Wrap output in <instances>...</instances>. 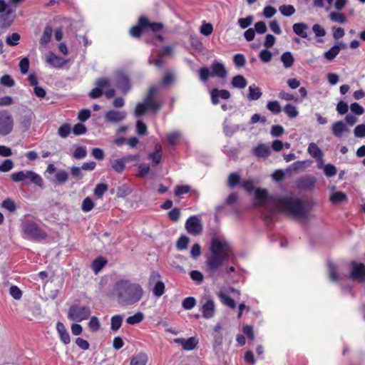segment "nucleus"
Returning a JSON list of instances; mask_svg holds the SVG:
<instances>
[{"mask_svg":"<svg viewBox=\"0 0 365 365\" xmlns=\"http://www.w3.org/2000/svg\"><path fill=\"white\" fill-rule=\"evenodd\" d=\"M255 207H264L271 212H282L297 219L306 217L309 213L303 200L298 197L269 196L266 190L257 188L255 190Z\"/></svg>","mask_w":365,"mask_h":365,"instance_id":"nucleus-1","label":"nucleus"},{"mask_svg":"<svg viewBox=\"0 0 365 365\" xmlns=\"http://www.w3.org/2000/svg\"><path fill=\"white\" fill-rule=\"evenodd\" d=\"M143 287L129 279H120L113 287V294L118 302L123 306H131L139 302L143 295Z\"/></svg>","mask_w":365,"mask_h":365,"instance_id":"nucleus-2","label":"nucleus"},{"mask_svg":"<svg viewBox=\"0 0 365 365\" xmlns=\"http://www.w3.org/2000/svg\"><path fill=\"white\" fill-rule=\"evenodd\" d=\"M231 256L232 248L230 243L224 238H213L210 245V255L206 262L208 270L215 272Z\"/></svg>","mask_w":365,"mask_h":365,"instance_id":"nucleus-3","label":"nucleus"},{"mask_svg":"<svg viewBox=\"0 0 365 365\" xmlns=\"http://www.w3.org/2000/svg\"><path fill=\"white\" fill-rule=\"evenodd\" d=\"M23 0H0V27L10 26L14 20L17 4Z\"/></svg>","mask_w":365,"mask_h":365,"instance_id":"nucleus-4","label":"nucleus"},{"mask_svg":"<svg viewBox=\"0 0 365 365\" xmlns=\"http://www.w3.org/2000/svg\"><path fill=\"white\" fill-rule=\"evenodd\" d=\"M156 91L157 89L155 87H152L149 89L144 101L138 103L135 108V115L136 116L143 115L148 109H151L155 112L160 110L162 103L154 98Z\"/></svg>","mask_w":365,"mask_h":365,"instance_id":"nucleus-5","label":"nucleus"},{"mask_svg":"<svg viewBox=\"0 0 365 365\" xmlns=\"http://www.w3.org/2000/svg\"><path fill=\"white\" fill-rule=\"evenodd\" d=\"M11 179L16 182L28 181L39 187L43 186V180L41 177L31 170H22L13 173L11 175Z\"/></svg>","mask_w":365,"mask_h":365,"instance_id":"nucleus-6","label":"nucleus"},{"mask_svg":"<svg viewBox=\"0 0 365 365\" xmlns=\"http://www.w3.org/2000/svg\"><path fill=\"white\" fill-rule=\"evenodd\" d=\"M91 313V312L88 307L76 304L69 308L68 318L72 321L79 322L87 319Z\"/></svg>","mask_w":365,"mask_h":365,"instance_id":"nucleus-7","label":"nucleus"},{"mask_svg":"<svg viewBox=\"0 0 365 365\" xmlns=\"http://www.w3.org/2000/svg\"><path fill=\"white\" fill-rule=\"evenodd\" d=\"M22 229L27 237L34 240H40L46 237V234L32 221H26L22 225Z\"/></svg>","mask_w":365,"mask_h":365,"instance_id":"nucleus-8","label":"nucleus"},{"mask_svg":"<svg viewBox=\"0 0 365 365\" xmlns=\"http://www.w3.org/2000/svg\"><path fill=\"white\" fill-rule=\"evenodd\" d=\"M14 127L12 116L6 110L0 111V135H6L9 134Z\"/></svg>","mask_w":365,"mask_h":365,"instance_id":"nucleus-9","label":"nucleus"},{"mask_svg":"<svg viewBox=\"0 0 365 365\" xmlns=\"http://www.w3.org/2000/svg\"><path fill=\"white\" fill-rule=\"evenodd\" d=\"M351 266V269L349 273V278L359 283H365V265L363 263L352 261Z\"/></svg>","mask_w":365,"mask_h":365,"instance_id":"nucleus-10","label":"nucleus"},{"mask_svg":"<svg viewBox=\"0 0 365 365\" xmlns=\"http://www.w3.org/2000/svg\"><path fill=\"white\" fill-rule=\"evenodd\" d=\"M185 228L187 232L192 235H198L202 231L201 220L197 216H191L185 222Z\"/></svg>","mask_w":365,"mask_h":365,"instance_id":"nucleus-11","label":"nucleus"},{"mask_svg":"<svg viewBox=\"0 0 365 365\" xmlns=\"http://www.w3.org/2000/svg\"><path fill=\"white\" fill-rule=\"evenodd\" d=\"M201 312L202 314V317L205 319H209L214 317L215 314V302L211 299H207L203 302L201 301Z\"/></svg>","mask_w":365,"mask_h":365,"instance_id":"nucleus-12","label":"nucleus"},{"mask_svg":"<svg viewBox=\"0 0 365 365\" xmlns=\"http://www.w3.org/2000/svg\"><path fill=\"white\" fill-rule=\"evenodd\" d=\"M316 179L311 175L301 177L296 181L297 187L303 190H309L314 187Z\"/></svg>","mask_w":365,"mask_h":365,"instance_id":"nucleus-13","label":"nucleus"},{"mask_svg":"<svg viewBox=\"0 0 365 365\" xmlns=\"http://www.w3.org/2000/svg\"><path fill=\"white\" fill-rule=\"evenodd\" d=\"M211 69L213 76H217L220 78H225L227 76V71L225 65L219 61L215 60L212 63Z\"/></svg>","mask_w":365,"mask_h":365,"instance_id":"nucleus-14","label":"nucleus"},{"mask_svg":"<svg viewBox=\"0 0 365 365\" xmlns=\"http://www.w3.org/2000/svg\"><path fill=\"white\" fill-rule=\"evenodd\" d=\"M175 344H180L185 351L194 350L198 344V339L196 337H190L187 339L177 338L173 340Z\"/></svg>","mask_w":365,"mask_h":365,"instance_id":"nucleus-15","label":"nucleus"},{"mask_svg":"<svg viewBox=\"0 0 365 365\" xmlns=\"http://www.w3.org/2000/svg\"><path fill=\"white\" fill-rule=\"evenodd\" d=\"M211 101L212 104L217 105L219 103V98L227 100L230 97V93L229 91L222 89L219 90L217 88H213L210 91Z\"/></svg>","mask_w":365,"mask_h":365,"instance_id":"nucleus-16","label":"nucleus"},{"mask_svg":"<svg viewBox=\"0 0 365 365\" xmlns=\"http://www.w3.org/2000/svg\"><path fill=\"white\" fill-rule=\"evenodd\" d=\"M331 131L336 138H341L344 134L349 132V129L343 121L338 120L332 124Z\"/></svg>","mask_w":365,"mask_h":365,"instance_id":"nucleus-17","label":"nucleus"},{"mask_svg":"<svg viewBox=\"0 0 365 365\" xmlns=\"http://www.w3.org/2000/svg\"><path fill=\"white\" fill-rule=\"evenodd\" d=\"M46 61L55 68H62L67 63L66 60L55 55L53 52H49L46 55Z\"/></svg>","mask_w":365,"mask_h":365,"instance_id":"nucleus-18","label":"nucleus"},{"mask_svg":"<svg viewBox=\"0 0 365 365\" xmlns=\"http://www.w3.org/2000/svg\"><path fill=\"white\" fill-rule=\"evenodd\" d=\"M125 115L126 114L124 111L111 110L106 113L105 118L108 122L116 123L123 120Z\"/></svg>","mask_w":365,"mask_h":365,"instance_id":"nucleus-19","label":"nucleus"},{"mask_svg":"<svg viewBox=\"0 0 365 365\" xmlns=\"http://www.w3.org/2000/svg\"><path fill=\"white\" fill-rule=\"evenodd\" d=\"M139 25L145 29H150L152 31H160L163 28L162 23L150 22L148 19L145 16H140L139 18Z\"/></svg>","mask_w":365,"mask_h":365,"instance_id":"nucleus-20","label":"nucleus"},{"mask_svg":"<svg viewBox=\"0 0 365 365\" xmlns=\"http://www.w3.org/2000/svg\"><path fill=\"white\" fill-rule=\"evenodd\" d=\"M253 154L257 158H267L271 154V149L269 145L261 143L253 148Z\"/></svg>","mask_w":365,"mask_h":365,"instance_id":"nucleus-21","label":"nucleus"},{"mask_svg":"<svg viewBox=\"0 0 365 365\" xmlns=\"http://www.w3.org/2000/svg\"><path fill=\"white\" fill-rule=\"evenodd\" d=\"M344 48H345V44L344 43L341 42L337 45L333 46L330 49H329L327 51H326L324 53V56L328 61H331L339 53L341 49Z\"/></svg>","mask_w":365,"mask_h":365,"instance_id":"nucleus-22","label":"nucleus"},{"mask_svg":"<svg viewBox=\"0 0 365 365\" xmlns=\"http://www.w3.org/2000/svg\"><path fill=\"white\" fill-rule=\"evenodd\" d=\"M56 329L59 334L61 341L65 344H69L70 341H71L70 335H69L68 332L67 331L63 324L60 322H57Z\"/></svg>","mask_w":365,"mask_h":365,"instance_id":"nucleus-23","label":"nucleus"},{"mask_svg":"<svg viewBox=\"0 0 365 365\" xmlns=\"http://www.w3.org/2000/svg\"><path fill=\"white\" fill-rule=\"evenodd\" d=\"M116 83L117 85L125 92L128 91L129 88V81L128 78L125 74L122 72H119L116 74Z\"/></svg>","mask_w":365,"mask_h":365,"instance_id":"nucleus-24","label":"nucleus"},{"mask_svg":"<svg viewBox=\"0 0 365 365\" xmlns=\"http://www.w3.org/2000/svg\"><path fill=\"white\" fill-rule=\"evenodd\" d=\"M293 31L298 36L302 38H307L308 37V34L307 33V30L308 29V26L304 23H296L292 26Z\"/></svg>","mask_w":365,"mask_h":365,"instance_id":"nucleus-25","label":"nucleus"},{"mask_svg":"<svg viewBox=\"0 0 365 365\" xmlns=\"http://www.w3.org/2000/svg\"><path fill=\"white\" fill-rule=\"evenodd\" d=\"M161 152H162V146L157 143L155 145V150L153 153L149 154V158L152 160L153 165H158L161 160Z\"/></svg>","mask_w":365,"mask_h":365,"instance_id":"nucleus-26","label":"nucleus"},{"mask_svg":"<svg viewBox=\"0 0 365 365\" xmlns=\"http://www.w3.org/2000/svg\"><path fill=\"white\" fill-rule=\"evenodd\" d=\"M339 266L334 263L330 262L328 264V272L329 279L333 282H337L339 280L338 275Z\"/></svg>","mask_w":365,"mask_h":365,"instance_id":"nucleus-27","label":"nucleus"},{"mask_svg":"<svg viewBox=\"0 0 365 365\" xmlns=\"http://www.w3.org/2000/svg\"><path fill=\"white\" fill-rule=\"evenodd\" d=\"M311 164L312 161L308 160L296 161L289 166V168L295 172H300L306 170L311 165Z\"/></svg>","mask_w":365,"mask_h":365,"instance_id":"nucleus-28","label":"nucleus"},{"mask_svg":"<svg viewBox=\"0 0 365 365\" xmlns=\"http://www.w3.org/2000/svg\"><path fill=\"white\" fill-rule=\"evenodd\" d=\"M260 88L255 84H252L249 86V93L247 98L252 101L258 100L262 96Z\"/></svg>","mask_w":365,"mask_h":365,"instance_id":"nucleus-29","label":"nucleus"},{"mask_svg":"<svg viewBox=\"0 0 365 365\" xmlns=\"http://www.w3.org/2000/svg\"><path fill=\"white\" fill-rule=\"evenodd\" d=\"M232 86L234 88L242 89L247 86V80L242 75L235 76L231 81Z\"/></svg>","mask_w":365,"mask_h":365,"instance_id":"nucleus-30","label":"nucleus"},{"mask_svg":"<svg viewBox=\"0 0 365 365\" xmlns=\"http://www.w3.org/2000/svg\"><path fill=\"white\" fill-rule=\"evenodd\" d=\"M308 153L314 159L318 157H323L324 154L322 150L314 143H311L308 145L307 148Z\"/></svg>","mask_w":365,"mask_h":365,"instance_id":"nucleus-31","label":"nucleus"},{"mask_svg":"<svg viewBox=\"0 0 365 365\" xmlns=\"http://www.w3.org/2000/svg\"><path fill=\"white\" fill-rule=\"evenodd\" d=\"M330 201L333 204H336L342 202H347L348 198L346 195L341 191L334 192L330 196Z\"/></svg>","mask_w":365,"mask_h":365,"instance_id":"nucleus-32","label":"nucleus"},{"mask_svg":"<svg viewBox=\"0 0 365 365\" xmlns=\"http://www.w3.org/2000/svg\"><path fill=\"white\" fill-rule=\"evenodd\" d=\"M218 297L220 299L221 302L226 306L234 309L236 307L235 302L227 294H226L222 291H220L217 294Z\"/></svg>","mask_w":365,"mask_h":365,"instance_id":"nucleus-33","label":"nucleus"},{"mask_svg":"<svg viewBox=\"0 0 365 365\" xmlns=\"http://www.w3.org/2000/svg\"><path fill=\"white\" fill-rule=\"evenodd\" d=\"M112 168L117 173H122L125 167V161L123 158L110 160Z\"/></svg>","mask_w":365,"mask_h":365,"instance_id":"nucleus-34","label":"nucleus"},{"mask_svg":"<svg viewBox=\"0 0 365 365\" xmlns=\"http://www.w3.org/2000/svg\"><path fill=\"white\" fill-rule=\"evenodd\" d=\"M52 33V27L50 25H47L45 27L43 34L40 38V43L43 46L46 45L51 41Z\"/></svg>","mask_w":365,"mask_h":365,"instance_id":"nucleus-35","label":"nucleus"},{"mask_svg":"<svg viewBox=\"0 0 365 365\" xmlns=\"http://www.w3.org/2000/svg\"><path fill=\"white\" fill-rule=\"evenodd\" d=\"M281 61L283 63L284 67L285 68H289L292 66L294 61V58L291 52L287 51V52H284L281 56Z\"/></svg>","mask_w":365,"mask_h":365,"instance_id":"nucleus-36","label":"nucleus"},{"mask_svg":"<svg viewBox=\"0 0 365 365\" xmlns=\"http://www.w3.org/2000/svg\"><path fill=\"white\" fill-rule=\"evenodd\" d=\"M147 361V354L145 353H139L132 358L130 361V365H145Z\"/></svg>","mask_w":365,"mask_h":365,"instance_id":"nucleus-37","label":"nucleus"},{"mask_svg":"<svg viewBox=\"0 0 365 365\" xmlns=\"http://www.w3.org/2000/svg\"><path fill=\"white\" fill-rule=\"evenodd\" d=\"M329 17L333 22L339 24H345L347 22V18L342 13L339 11L331 12Z\"/></svg>","mask_w":365,"mask_h":365,"instance_id":"nucleus-38","label":"nucleus"},{"mask_svg":"<svg viewBox=\"0 0 365 365\" xmlns=\"http://www.w3.org/2000/svg\"><path fill=\"white\" fill-rule=\"evenodd\" d=\"M123 317L121 315H115L110 319V329L113 331H117L121 327L123 322Z\"/></svg>","mask_w":365,"mask_h":365,"instance_id":"nucleus-39","label":"nucleus"},{"mask_svg":"<svg viewBox=\"0 0 365 365\" xmlns=\"http://www.w3.org/2000/svg\"><path fill=\"white\" fill-rule=\"evenodd\" d=\"M267 108L274 114H278L282 111V107L277 101H269L267 104Z\"/></svg>","mask_w":365,"mask_h":365,"instance_id":"nucleus-40","label":"nucleus"},{"mask_svg":"<svg viewBox=\"0 0 365 365\" xmlns=\"http://www.w3.org/2000/svg\"><path fill=\"white\" fill-rule=\"evenodd\" d=\"M284 111L290 118H294L299 115L296 106L292 104H287L284 108Z\"/></svg>","mask_w":365,"mask_h":365,"instance_id":"nucleus-41","label":"nucleus"},{"mask_svg":"<svg viewBox=\"0 0 365 365\" xmlns=\"http://www.w3.org/2000/svg\"><path fill=\"white\" fill-rule=\"evenodd\" d=\"M144 316L141 312H138L133 316L128 317L126 319V322L128 324H135L141 322L143 320Z\"/></svg>","mask_w":365,"mask_h":365,"instance_id":"nucleus-42","label":"nucleus"},{"mask_svg":"<svg viewBox=\"0 0 365 365\" xmlns=\"http://www.w3.org/2000/svg\"><path fill=\"white\" fill-rule=\"evenodd\" d=\"M1 206L3 208L9 210L11 212H15L16 210V203L11 198L4 200L1 203Z\"/></svg>","mask_w":365,"mask_h":365,"instance_id":"nucleus-43","label":"nucleus"},{"mask_svg":"<svg viewBox=\"0 0 365 365\" xmlns=\"http://www.w3.org/2000/svg\"><path fill=\"white\" fill-rule=\"evenodd\" d=\"M279 11L284 16H290L295 12V9L292 5H282L279 6Z\"/></svg>","mask_w":365,"mask_h":365,"instance_id":"nucleus-44","label":"nucleus"},{"mask_svg":"<svg viewBox=\"0 0 365 365\" xmlns=\"http://www.w3.org/2000/svg\"><path fill=\"white\" fill-rule=\"evenodd\" d=\"M106 264V261L103 258H97L93 261L92 264V269L95 273H98Z\"/></svg>","mask_w":365,"mask_h":365,"instance_id":"nucleus-45","label":"nucleus"},{"mask_svg":"<svg viewBox=\"0 0 365 365\" xmlns=\"http://www.w3.org/2000/svg\"><path fill=\"white\" fill-rule=\"evenodd\" d=\"M197 304L196 299L194 297H189L183 299L182 302V307L186 310L192 309Z\"/></svg>","mask_w":365,"mask_h":365,"instance_id":"nucleus-46","label":"nucleus"},{"mask_svg":"<svg viewBox=\"0 0 365 365\" xmlns=\"http://www.w3.org/2000/svg\"><path fill=\"white\" fill-rule=\"evenodd\" d=\"M88 326L91 331H92L93 332H96L97 331L99 330L101 327V324L98 319L96 317L93 316L90 319Z\"/></svg>","mask_w":365,"mask_h":365,"instance_id":"nucleus-47","label":"nucleus"},{"mask_svg":"<svg viewBox=\"0 0 365 365\" xmlns=\"http://www.w3.org/2000/svg\"><path fill=\"white\" fill-rule=\"evenodd\" d=\"M165 292V284L163 282L158 281L153 290V293L155 297H161Z\"/></svg>","mask_w":365,"mask_h":365,"instance_id":"nucleus-48","label":"nucleus"},{"mask_svg":"<svg viewBox=\"0 0 365 365\" xmlns=\"http://www.w3.org/2000/svg\"><path fill=\"white\" fill-rule=\"evenodd\" d=\"M108 185L103 183L98 184L94 189V195L98 198H101L103 194L107 191Z\"/></svg>","mask_w":365,"mask_h":365,"instance_id":"nucleus-49","label":"nucleus"},{"mask_svg":"<svg viewBox=\"0 0 365 365\" xmlns=\"http://www.w3.org/2000/svg\"><path fill=\"white\" fill-rule=\"evenodd\" d=\"M94 207V203L89 197H86L82 202V210L85 212H90Z\"/></svg>","mask_w":365,"mask_h":365,"instance_id":"nucleus-50","label":"nucleus"},{"mask_svg":"<svg viewBox=\"0 0 365 365\" xmlns=\"http://www.w3.org/2000/svg\"><path fill=\"white\" fill-rule=\"evenodd\" d=\"M87 155V150L86 147L79 146L76 148L73 152V156L76 159L84 158Z\"/></svg>","mask_w":365,"mask_h":365,"instance_id":"nucleus-51","label":"nucleus"},{"mask_svg":"<svg viewBox=\"0 0 365 365\" xmlns=\"http://www.w3.org/2000/svg\"><path fill=\"white\" fill-rule=\"evenodd\" d=\"M211 76L212 72L207 67H202L199 70L200 79L202 82H205Z\"/></svg>","mask_w":365,"mask_h":365,"instance_id":"nucleus-52","label":"nucleus"},{"mask_svg":"<svg viewBox=\"0 0 365 365\" xmlns=\"http://www.w3.org/2000/svg\"><path fill=\"white\" fill-rule=\"evenodd\" d=\"M20 40V35L17 33H14L6 38V42L9 46H15L19 43Z\"/></svg>","mask_w":365,"mask_h":365,"instance_id":"nucleus-53","label":"nucleus"},{"mask_svg":"<svg viewBox=\"0 0 365 365\" xmlns=\"http://www.w3.org/2000/svg\"><path fill=\"white\" fill-rule=\"evenodd\" d=\"M96 86L103 91V89H108L110 86V82L108 78H101L96 81Z\"/></svg>","mask_w":365,"mask_h":365,"instance_id":"nucleus-54","label":"nucleus"},{"mask_svg":"<svg viewBox=\"0 0 365 365\" xmlns=\"http://www.w3.org/2000/svg\"><path fill=\"white\" fill-rule=\"evenodd\" d=\"M70 133L71 126L68 123H64L62 125H61L58 130V135L63 138L68 137Z\"/></svg>","mask_w":365,"mask_h":365,"instance_id":"nucleus-55","label":"nucleus"},{"mask_svg":"<svg viewBox=\"0 0 365 365\" xmlns=\"http://www.w3.org/2000/svg\"><path fill=\"white\" fill-rule=\"evenodd\" d=\"M14 168V163L10 159L5 160L0 164V172L6 173L10 171Z\"/></svg>","mask_w":365,"mask_h":365,"instance_id":"nucleus-56","label":"nucleus"},{"mask_svg":"<svg viewBox=\"0 0 365 365\" xmlns=\"http://www.w3.org/2000/svg\"><path fill=\"white\" fill-rule=\"evenodd\" d=\"M336 168L332 164H327L324 167V175L327 177H333L336 174Z\"/></svg>","mask_w":365,"mask_h":365,"instance_id":"nucleus-57","label":"nucleus"},{"mask_svg":"<svg viewBox=\"0 0 365 365\" xmlns=\"http://www.w3.org/2000/svg\"><path fill=\"white\" fill-rule=\"evenodd\" d=\"M253 21V17L252 16H248L246 18H241L238 20V24L242 29H246L250 26Z\"/></svg>","mask_w":365,"mask_h":365,"instance_id":"nucleus-58","label":"nucleus"},{"mask_svg":"<svg viewBox=\"0 0 365 365\" xmlns=\"http://www.w3.org/2000/svg\"><path fill=\"white\" fill-rule=\"evenodd\" d=\"M233 61L235 66L238 68L243 67L246 62L245 57L241 53L235 54L234 56Z\"/></svg>","mask_w":365,"mask_h":365,"instance_id":"nucleus-59","label":"nucleus"},{"mask_svg":"<svg viewBox=\"0 0 365 365\" xmlns=\"http://www.w3.org/2000/svg\"><path fill=\"white\" fill-rule=\"evenodd\" d=\"M190 276L193 281L196 282L198 284L202 283L204 279L203 274L197 270L191 271L190 273Z\"/></svg>","mask_w":365,"mask_h":365,"instance_id":"nucleus-60","label":"nucleus"},{"mask_svg":"<svg viewBox=\"0 0 365 365\" xmlns=\"http://www.w3.org/2000/svg\"><path fill=\"white\" fill-rule=\"evenodd\" d=\"M0 83L7 87H12L14 86V81L9 75H4L0 78Z\"/></svg>","mask_w":365,"mask_h":365,"instance_id":"nucleus-61","label":"nucleus"},{"mask_svg":"<svg viewBox=\"0 0 365 365\" xmlns=\"http://www.w3.org/2000/svg\"><path fill=\"white\" fill-rule=\"evenodd\" d=\"M272 53L267 50H262L259 53V57L264 63H268L272 60Z\"/></svg>","mask_w":365,"mask_h":365,"instance_id":"nucleus-62","label":"nucleus"},{"mask_svg":"<svg viewBox=\"0 0 365 365\" xmlns=\"http://www.w3.org/2000/svg\"><path fill=\"white\" fill-rule=\"evenodd\" d=\"M180 138V133L179 131H175L168 134V141L170 145H175Z\"/></svg>","mask_w":365,"mask_h":365,"instance_id":"nucleus-63","label":"nucleus"},{"mask_svg":"<svg viewBox=\"0 0 365 365\" xmlns=\"http://www.w3.org/2000/svg\"><path fill=\"white\" fill-rule=\"evenodd\" d=\"M354 135L356 138L365 137V124H360L355 127L354 130Z\"/></svg>","mask_w":365,"mask_h":365,"instance_id":"nucleus-64","label":"nucleus"}]
</instances>
